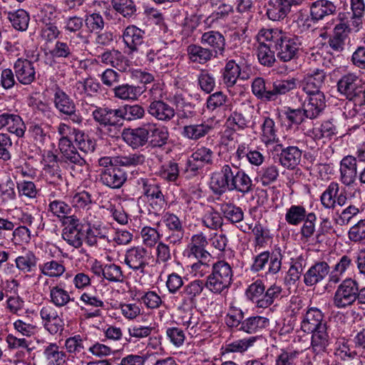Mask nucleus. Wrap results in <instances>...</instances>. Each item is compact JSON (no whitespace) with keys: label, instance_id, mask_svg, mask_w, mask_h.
Segmentation results:
<instances>
[{"label":"nucleus","instance_id":"1","mask_svg":"<svg viewBox=\"0 0 365 365\" xmlns=\"http://www.w3.org/2000/svg\"><path fill=\"white\" fill-rule=\"evenodd\" d=\"M261 41H270L273 43L277 58L283 62H288L298 57L302 45L297 36H292L277 29H262L259 31Z\"/></svg>","mask_w":365,"mask_h":365},{"label":"nucleus","instance_id":"2","mask_svg":"<svg viewBox=\"0 0 365 365\" xmlns=\"http://www.w3.org/2000/svg\"><path fill=\"white\" fill-rule=\"evenodd\" d=\"M233 280L232 264L219 259L212 264L211 272L206 277V288L212 294H222L228 292Z\"/></svg>","mask_w":365,"mask_h":365},{"label":"nucleus","instance_id":"3","mask_svg":"<svg viewBox=\"0 0 365 365\" xmlns=\"http://www.w3.org/2000/svg\"><path fill=\"white\" fill-rule=\"evenodd\" d=\"M327 79L324 69L309 68L304 75L302 82V88L307 95V101L318 105L324 109L326 107L325 96L321 91Z\"/></svg>","mask_w":365,"mask_h":365},{"label":"nucleus","instance_id":"4","mask_svg":"<svg viewBox=\"0 0 365 365\" xmlns=\"http://www.w3.org/2000/svg\"><path fill=\"white\" fill-rule=\"evenodd\" d=\"M51 92V101L56 111L61 115L69 118L73 123L82 124L83 118L71 96L58 84L52 86Z\"/></svg>","mask_w":365,"mask_h":365},{"label":"nucleus","instance_id":"5","mask_svg":"<svg viewBox=\"0 0 365 365\" xmlns=\"http://www.w3.org/2000/svg\"><path fill=\"white\" fill-rule=\"evenodd\" d=\"M57 132L61 136L58 144L65 145V143L73 142L71 137L73 136V141L81 151L91 153L96 150V141L78 128L66 123H60L57 127Z\"/></svg>","mask_w":365,"mask_h":365},{"label":"nucleus","instance_id":"6","mask_svg":"<svg viewBox=\"0 0 365 365\" xmlns=\"http://www.w3.org/2000/svg\"><path fill=\"white\" fill-rule=\"evenodd\" d=\"M240 172V167L232 163H225L220 170L211 174L210 187L215 195H222L230 191L235 177Z\"/></svg>","mask_w":365,"mask_h":365},{"label":"nucleus","instance_id":"7","mask_svg":"<svg viewBox=\"0 0 365 365\" xmlns=\"http://www.w3.org/2000/svg\"><path fill=\"white\" fill-rule=\"evenodd\" d=\"M94 108L95 109L92 111L93 120L101 126L107 128L110 136H116L123 124L120 107L115 109L108 107L94 106Z\"/></svg>","mask_w":365,"mask_h":365},{"label":"nucleus","instance_id":"8","mask_svg":"<svg viewBox=\"0 0 365 365\" xmlns=\"http://www.w3.org/2000/svg\"><path fill=\"white\" fill-rule=\"evenodd\" d=\"M357 281L351 277L344 279L338 285L334 297L333 305L337 309H346L356 302Z\"/></svg>","mask_w":365,"mask_h":365},{"label":"nucleus","instance_id":"9","mask_svg":"<svg viewBox=\"0 0 365 365\" xmlns=\"http://www.w3.org/2000/svg\"><path fill=\"white\" fill-rule=\"evenodd\" d=\"M136 185L143 195L148 199L153 210L160 211L163 208L165 205L164 195L160 186L153 179L140 178L136 180Z\"/></svg>","mask_w":365,"mask_h":365},{"label":"nucleus","instance_id":"10","mask_svg":"<svg viewBox=\"0 0 365 365\" xmlns=\"http://www.w3.org/2000/svg\"><path fill=\"white\" fill-rule=\"evenodd\" d=\"M337 91L350 101L365 94L362 80L356 73L349 72L343 75L337 82Z\"/></svg>","mask_w":365,"mask_h":365},{"label":"nucleus","instance_id":"11","mask_svg":"<svg viewBox=\"0 0 365 365\" xmlns=\"http://www.w3.org/2000/svg\"><path fill=\"white\" fill-rule=\"evenodd\" d=\"M146 59L149 65L160 73H167L173 69L175 66L174 51L168 46L157 51L149 50L146 53Z\"/></svg>","mask_w":365,"mask_h":365},{"label":"nucleus","instance_id":"12","mask_svg":"<svg viewBox=\"0 0 365 365\" xmlns=\"http://www.w3.org/2000/svg\"><path fill=\"white\" fill-rule=\"evenodd\" d=\"M282 260V255L279 249L272 252L264 251L254 257L253 263L251 265V270L254 272L262 271L269 262L268 272L272 274H276L281 270Z\"/></svg>","mask_w":365,"mask_h":365},{"label":"nucleus","instance_id":"13","mask_svg":"<svg viewBox=\"0 0 365 365\" xmlns=\"http://www.w3.org/2000/svg\"><path fill=\"white\" fill-rule=\"evenodd\" d=\"M207 245V238L204 233L192 235L182 252V256L190 261L206 259L210 257V252L206 250Z\"/></svg>","mask_w":365,"mask_h":365},{"label":"nucleus","instance_id":"14","mask_svg":"<svg viewBox=\"0 0 365 365\" xmlns=\"http://www.w3.org/2000/svg\"><path fill=\"white\" fill-rule=\"evenodd\" d=\"M309 18L314 24H318L337 14V6L331 0H315L309 3Z\"/></svg>","mask_w":365,"mask_h":365},{"label":"nucleus","instance_id":"15","mask_svg":"<svg viewBox=\"0 0 365 365\" xmlns=\"http://www.w3.org/2000/svg\"><path fill=\"white\" fill-rule=\"evenodd\" d=\"M150 257L148 250L143 246H134L128 249L125 255V264L133 271L145 273L149 264Z\"/></svg>","mask_w":365,"mask_h":365},{"label":"nucleus","instance_id":"16","mask_svg":"<svg viewBox=\"0 0 365 365\" xmlns=\"http://www.w3.org/2000/svg\"><path fill=\"white\" fill-rule=\"evenodd\" d=\"M324 110V108L310 101L304 104V108L293 109L287 108L284 112L286 118L292 124L299 125L307 118L315 119Z\"/></svg>","mask_w":365,"mask_h":365},{"label":"nucleus","instance_id":"17","mask_svg":"<svg viewBox=\"0 0 365 365\" xmlns=\"http://www.w3.org/2000/svg\"><path fill=\"white\" fill-rule=\"evenodd\" d=\"M78 43L71 39L68 42L57 40L49 53L55 59L72 63L78 60Z\"/></svg>","mask_w":365,"mask_h":365},{"label":"nucleus","instance_id":"18","mask_svg":"<svg viewBox=\"0 0 365 365\" xmlns=\"http://www.w3.org/2000/svg\"><path fill=\"white\" fill-rule=\"evenodd\" d=\"M206 287V281L195 279L186 284L180 292L181 302L179 309H186L195 305L197 298L200 297Z\"/></svg>","mask_w":365,"mask_h":365},{"label":"nucleus","instance_id":"19","mask_svg":"<svg viewBox=\"0 0 365 365\" xmlns=\"http://www.w3.org/2000/svg\"><path fill=\"white\" fill-rule=\"evenodd\" d=\"M39 314L44 329L51 334L53 335L63 331V320L53 307L50 304L43 305L40 309Z\"/></svg>","mask_w":365,"mask_h":365},{"label":"nucleus","instance_id":"20","mask_svg":"<svg viewBox=\"0 0 365 365\" xmlns=\"http://www.w3.org/2000/svg\"><path fill=\"white\" fill-rule=\"evenodd\" d=\"M98 176L99 182L110 189L120 188L127 180L126 172L118 165L115 168L101 170Z\"/></svg>","mask_w":365,"mask_h":365},{"label":"nucleus","instance_id":"21","mask_svg":"<svg viewBox=\"0 0 365 365\" xmlns=\"http://www.w3.org/2000/svg\"><path fill=\"white\" fill-rule=\"evenodd\" d=\"M312 334L309 349L314 354V359L321 358L328 352L332 339L327 331V327L310 332Z\"/></svg>","mask_w":365,"mask_h":365},{"label":"nucleus","instance_id":"22","mask_svg":"<svg viewBox=\"0 0 365 365\" xmlns=\"http://www.w3.org/2000/svg\"><path fill=\"white\" fill-rule=\"evenodd\" d=\"M122 138L133 149L144 146L149 139L148 123L135 128L125 129L122 133Z\"/></svg>","mask_w":365,"mask_h":365},{"label":"nucleus","instance_id":"23","mask_svg":"<svg viewBox=\"0 0 365 365\" xmlns=\"http://www.w3.org/2000/svg\"><path fill=\"white\" fill-rule=\"evenodd\" d=\"M344 115L346 118L351 120L354 126H359L365 123V94L345 104Z\"/></svg>","mask_w":365,"mask_h":365},{"label":"nucleus","instance_id":"24","mask_svg":"<svg viewBox=\"0 0 365 365\" xmlns=\"http://www.w3.org/2000/svg\"><path fill=\"white\" fill-rule=\"evenodd\" d=\"M331 267L325 261L316 262L304 274V283L307 287L315 286L329 277Z\"/></svg>","mask_w":365,"mask_h":365},{"label":"nucleus","instance_id":"25","mask_svg":"<svg viewBox=\"0 0 365 365\" xmlns=\"http://www.w3.org/2000/svg\"><path fill=\"white\" fill-rule=\"evenodd\" d=\"M16 80L22 85H30L36 80L34 63L26 58H19L14 63Z\"/></svg>","mask_w":365,"mask_h":365},{"label":"nucleus","instance_id":"26","mask_svg":"<svg viewBox=\"0 0 365 365\" xmlns=\"http://www.w3.org/2000/svg\"><path fill=\"white\" fill-rule=\"evenodd\" d=\"M327 327L322 312L316 307L309 308L304 314L301 322V329L308 334Z\"/></svg>","mask_w":365,"mask_h":365},{"label":"nucleus","instance_id":"27","mask_svg":"<svg viewBox=\"0 0 365 365\" xmlns=\"http://www.w3.org/2000/svg\"><path fill=\"white\" fill-rule=\"evenodd\" d=\"M215 128L211 120H206L200 123L190 124L182 128V135L191 140L197 141L210 134Z\"/></svg>","mask_w":365,"mask_h":365},{"label":"nucleus","instance_id":"28","mask_svg":"<svg viewBox=\"0 0 365 365\" xmlns=\"http://www.w3.org/2000/svg\"><path fill=\"white\" fill-rule=\"evenodd\" d=\"M145 32L135 25H129L122 34L123 41L130 53L136 52L144 43Z\"/></svg>","mask_w":365,"mask_h":365},{"label":"nucleus","instance_id":"29","mask_svg":"<svg viewBox=\"0 0 365 365\" xmlns=\"http://www.w3.org/2000/svg\"><path fill=\"white\" fill-rule=\"evenodd\" d=\"M58 148L61 152L62 162L71 165L72 168L78 166L87 169L88 165L86 160L78 153L73 142L65 143V145L58 144Z\"/></svg>","mask_w":365,"mask_h":365},{"label":"nucleus","instance_id":"30","mask_svg":"<svg viewBox=\"0 0 365 365\" xmlns=\"http://www.w3.org/2000/svg\"><path fill=\"white\" fill-rule=\"evenodd\" d=\"M200 43L210 46L215 57L222 56L225 51V36L218 31H209L202 34Z\"/></svg>","mask_w":365,"mask_h":365},{"label":"nucleus","instance_id":"31","mask_svg":"<svg viewBox=\"0 0 365 365\" xmlns=\"http://www.w3.org/2000/svg\"><path fill=\"white\" fill-rule=\"evenodd\" d=\"M148 113L163 122L170 121L175 115V109L161 99L151 101L148 107Z\"/></svg>","mask_w":365,"mask_h":365},{"label":"nucleus","instance_id":"32","mask_svg":"<svg viewBox=\"0 0 365 365\" xmlns=\"http://www.w3.org/2000/svg\"><path fill=\"white\" fill-rule=\"evenodd\" d=\"M354 256L349 253L342 255L331 269L330 275H329V284L339 283L345 272L354 266Z\"/></svg>","mask_w":365,"mask_h":365},{"label":"nucleus","instance_id":"33","mask_svg":"<svg viewBox=\"0 0 365 365\" xmlns=\"http://www.w3.org/2000/svg\"><path fill=\"white\" fill-rule=\"evenodd\" d=\"M356 162V158L351 155L344 157L340 162V180L346 186L351 185L356 180L357 174Z\"/></svg>","mask_w":365,"mask_h":365},{"label":"nucleus","instance_id":"34","mask_svg":"<svg viewBox=\"0 0 365 365\" xmlns=\"http://www.w3.org/2000/svg\"><path fill=\"white\" fill-rule=\"evenodd\" d=\"M234 156L238 161L245 158L252 165L257 167L262 165L264 160V156L261 152L251 149L250 145L245 143L238 144Z\"/></svg>","mask_w":365,"mask_h":365},{"label":"nucleus","instance_id":"35","mask_svg":"<svg viewBox=\"0 0 365 365\" xmlns=\"http://www.w3.org/2000/svg\"><path fill=\"white\" fill-rule=\"evenodd\" d=\"M43 356L47 365H66L68 355L56 343H49L44 346Z\"/></svg>","mask_w":365,"mask_h":365},{"label":"nucleus","instance_id":"36","mask_svg":"<svg viewBox=\"0 0 365 365\" xmlns=\"http://www.w3.org/2000/svg\"><path fill=\"white\" fill-rule=\"evenodd\" d=\"M150 143L153 147L161 148L166 145L169 138L167 127L154 123H148Z\"/></svg>","mask_w":365,"mask_h":365},{"label":"nucleus","instance_id":"37","mask_svg":"<svg viewBox=\"0 0 365 365\" xmlns=\"http://www.w3.org/2000/svg\"><path fill=\"white\" fill-rule=\"evenodd\" d=\"M302 153L297 146L284 148L279 154V163L284 168L294 170L301 162Z\"/></svg>","mask_w":365,"mask_h":365},{"label":"nucleus","instance_id":"38","mask_svg":"<svg viewBox=\"0 0 365 365\" xmlns=\"http://www.w3.org/2000/svg\"><path fill=\"white\" fill-rule=\"evenodd\" d=\"M260 130V140L266 145L277 142V128L272 118L268 116L262 117Z\"/></svg>","mask_w":365,"mask_h":365},{"label":"nucleus","instance_id":"39","mask_svg":"<svg viewBox=\"0 0 365 365\" xmlns=\"http://www.w3.org/2000/svg\"><path fill=\"white\" fill-rule=\"evenodd\" d=\"M110 6L114 11L125 19H135L138 16V8L134 0H110Z\"/></svg>","mask_w":365,"mask_h":365},{"label":"nucleus","instance_id":"40","mask_svg":"<svg viewBox=\"0 0 365 365\" xmlns=\"http://www.w3.org/2000/svg\"><path fill=\"white\" fill-rule=\"evenodd\" d=\"M269 325V319L261 316H253L243 319L240 331L252 334L262 331Z\"/></svg>","mask_w":365,"mask_h":365},{"label":"nucleus","instance_id":"41","mask_svg":"<svg viewBox=\"0 0 365 365\" xmlns=\"http://www.w3.org/2000/svg\"><path fill=\"white\" fill-rule=\"evenodd\" d=\"M188 58L190 61L205 64L212 58H215L212 51L198 44H190L187 48Z\"/></svg>","mask_w":365,"mask_h":365},{"label":"nucleus","instance_id":"42","mask_svg":"<svg viewBox=\"0 0 365 365\" xmlns=\"http://www.w3.org/2000/svg\"><path fill=\"white\" fill-rule=\"evenodd\" d=\"M266 6V15L272 21L283 20L290 12L284 0H269Z\"/></svg>","mask_w":365,"mask_h":365},{"label":"nucleus","instance_id":"43","mask_svg":"<svg viewBox=\"0 0 365 365\" xmlns=\"http://www.w3.org/2000/svg\"><path fill=\"white\" fill-rule=\"evenodd\" d=\"M5 118L4 128L6 130L18 138H22L26 130L22 118L18 114L6 111Z\"/></svg>","mask_w":365,"mask_h":365},{"label":"nucleus","instance_id":"44","mask_svg":"<svg viewBox=\"0 0 365 365\" xmlns=\"http://www.w3.org/2000/svg\"><path fill=\"white\" fill-rule=\"evenodd\" d=\"M49 298L50 302L58 308L66 307L73 300L69 292L60 284L49 287Z\"/></svg>","mask_w":365,"mask_h":365},{"label":"nucleus","instance_id":"45","mask_svg":"<svg viewBox=\"0 0 365 365\" xmlns=\"http://www.w3.org/2000/svg\"><path fill=\"white\" fill-rule=\"evenodd\" d=\"M257 40L259 43L257 47V56L259 62L267 67H271L275 62L274 51L270 49L271 46H273V43H270V41H261L259 38V33L257 35Z\"/></svg>","mask_w":365,"mask_h":365},{"label":"nucleus","instance_id":"46","mask_svg":"<svg viewBox=\"0 0 365 365\" xmlns=\"http://www.w3.org/2000/svg\"><path fill=\"white\" fill-rule=\"evenodd\" d=\"M48 211L51 212L53 216L62 219L71 214V207L61 199H56L55 192L48 195Z\"/></svg>","mask_w":365,"mask_h":365},{"label":"nucleus","instance_id":"47","mask_svg":"<svg viewBox=\"0 0 365 365\" xmlns=\"http://www.w3.org/2000/svg\"><path fill=\"white\" fill-rule=\"evenodd\" d=\"M38 269L41 274L51 278H60L66 272L63 261L55 259L39 264Z\"/></svg>","mask_w":365,"mask_h":365},{"label":"nucleus","instance_id":"48","mask_svg":"<svg viewBox=\"0 0 365 365\" xmlns=\"http://www.w3.org/2000/svg\"><path fill=\"white\" fill-rule=\"evenodd\" d=\"M241 68L235 60L228 61L222 70V81L227 88H232L240 77Z\"/></svg>","mask_w":365,"mask_h":365},{"label":"nucleus","instance_id":"49","mask_svg":"<svg viewBox=\"0 0 365 365\" xmlns=\"http://www.w3.org/2000/svg\"><path fill=\"white\" fill-rule=\"evenodd\" d=\"M108 232L109 229L103 224H89L86 232V242L91 247L95 246L98 240L108 238Z\"/></svg>","mask_w":365,"mask_h":365},{"label":"nucleus","instance_id":"50","mask_svg":"<svg viewBox=\"0 0 365 365\" xmlns=\"http://www.w3.org/2000/svg\"><path fill=\"white\" fill-rule=\"evenodd\" d=\"M297 85V80L294 78L274 81L272 85V89L269 90V101H274L279 96L284 95L296 88Z\"/></svg>","mask_w":365,"mask_h":365},{"label":"nucleus","instance_id":"51","mask_svg":"<svg viewBox=\"0 0 365 365\" xmlns=\"http://www.w3.org/2000/svg\"><path fill=\"white\" fill-rule=\"evenodd\" d=\"M350 18L351 13L339 12L336 18L333 34L346 40L352 29H354Z\"/></svg>","mask_w":365,"mask_h":365},{"label":"nucleus","instance_id":"52","mask_svg":"<svg viewBox=\"0 0 365 365\" xmlns=\"http://www.w3.org/2000/svg\"><path fill=\"white\" fill-rule=\"evenodd\" d=\"M141 88L123 83L113 88L114 96L123 101H135L142 94Z\"/></svg>","mask_w":365,"mask_h":365},{"label":"nucleus","instance_id":"53","mask_svg":"<svg viewBox=\"0 0 365 365\" xmlns=\"http://www.w3.org/2000/svg\"><path fill=\"white\" fill-rule=\"evenodd\" d=\"M252 187L253 183L251 178L244 170L240 168V172L235 177L230 192H236L244 195L252 192Z\"/></svg>","mask_w":365,"mask_h":365},{"label":"nucleus","instance_id":"54","mask_svg":"<svg viewBox=\"0 0 365 365\" xmlns=\"http://www.w3.org/2000/svg\"><path fill=\"white\" fill-rule=\"evenodd\" d=\"M80 300L84 305L91 307L90 312L86 314L87 318H93L101 316V308L105 306L103 301L101 298L91 293L84 292L81 295Z\"/></svg>","mask_w":365,"mask_h":365},{"label":"nucleus","instance_id":"55","mask_svg":"<svg viewBox=\"0 0 365 365\" xmlns=\"http://www.w3.org/2000/svg\"><path fill=\"white\" fill-rule=\"evenodd\" d=\"M265 286L262 280L257 279L251 283L245 290V296L257 308H261Z\"/></svg>","mask_w":365,"mask_h":365},{"label":"nucleus","instance_id":"56","mask_svg":"<svg viewBox=\"0 0 365 365\" xmlns=\"http://www.w3.org/2000/svg\"><path fill=\"white\" fill-rule=\"evenodd\" d=\"M308 213L303 205H292L286 211L285 220L289 225L298 226L302 223Z\"/></svg>","mask_w":365,"mask_h":365},{"label":"nucleus","instance_id":"57","mask_svg":"<svg viewBox=\"0 0 365 365\" xmlns=\"http://www.w3.org/2000/svg\"><path fill=\"white\" fill-rule=\"evenodd\" d=\"M234 13V7L232 5L227 3H222L219 5L216 11H214L210 16H208L205 22L210 26L225 21L230 15Z\"/></svg>","mask_w":365,"mask_h":365},{"label":"nucleus","instance_id":"58","mask_svg":"<svg viewBox=\"0 0 365 365\" xmlns=\"http://www.w3.org/2000/svg\"><path fill=\"white\" fill-rule=\"evenodd\" d=\"M351 21L356 31H358L362 25L363 17L365 14V2L364 0H351Z\"/></svg>","mask_w":365,"mask_h":365},{"label":"nucleus","instance_id":"59","mask_svg":"<svg viewBox=\"0 0 365 365\" xmlns=\"http://www.w3.org/2000/svg\"><path fill=\"white\" fill-rule=\"evenodd\" d=\"M304 266L305 261L302 257H299L295 260L292 261L284 279L285 284L288 285L295 284L300 279Z\"/></svg>","mask_w":365,"mask_h":365},{"label":"nucleus","instance_id":"60","mask_svg":"<svg viewBox=\"0 0 365 365\" xmlns=\"http://www.w3.org/2000/svg\"><path fill=\"white\" fill-rule=\"evenodd\" d=\"M200 316L201 314L199 312L190 310L185 312L178 319L182 326L190 329L193 334H197V331L202 328Z\"/></svg>","mask_w":365,"mask_h":365},{"label":"nucleus","instance_id":"61","mask_svg":"<svg viewBox=\"0 0 365 365\" xmlns=\"http://www.w3.org/2000/svg\"><path fill=\"white\" fill-rule=\"evenodd\" d=\"M38 259L31 251L19 256L15 259V264L17 269L24 272H31L34 271L37 265Z\"/></svg>","mask_w":365,"mask_h":365},{"label":"nucleus","instance_id":"62","mask_svg":"<svg viewBox=\"0 0 365 365\" xmlns=\"http://www.w3.org/2000/svg\"><path fill=\"white\" fill-rule=\"evenodd\" d=\"M85 237L82 227L63 228L62 231V238L75 248L82 246Z\"/></svg>","mask_w":365,"mask_h":365},{"label":"nucleus","instance_id":"63","mask_svg":"<svg viewBox=\"0 0 365 365\" xmlns=\"http://www.w3.org/2000/svg\"><path fill=\"white\" fill-rule=\"evenodd\" d=\"M339 192V185L336 182H331L320 196V201L326 209L334 210L335 208V199Z\"/></svg>","mask_w":365,"mask_h":365},{"label":"nucleus","instance_id":"64","mask_svg":"<svg viewBox=\"0 0 365 365\" xmlns=\"http://www.w3.org/2000/svg\"><path fill=\"white\" fill-rule=\"evenodd\" d=\"M140 237L143 244L146 247H154L159 242L162 241L163 234L155 227L145 226L141 229Z\"/></svg>","mask_w":365,"mask_h":365}]
</instances>
